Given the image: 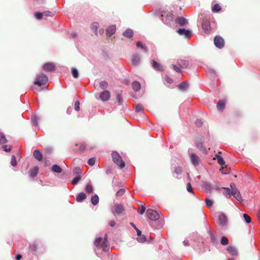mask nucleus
<instances>
[{
  "mask_svg": "<svg viewBox=\"0 0 260 260\" xmlns=\"http://www.w3.org/2000/svg\"><path fill=\"white\" fill-rule=\"evenodd\" d=\"M45 246L41 241H36L29 244L28 249L31 253H42L45 250Z\"/></svg>",
  "mask_w": 260,
  "mask_h": 260,
  "instance_id": "f257e3e1",
  "label": "nucleus"
},
{
  "mask_svg": "<svg viewBox=\"0 0 260 260\" xmlns=\"http://www.w3.org/2000/svg\"><path fill=\"white\" fill-rule=\"evenodd\" d=\"M112 157L113 161L121 169L125 166L124 162L122 160L121 157L117 152H113Z\"/></svg>",
  "mask_w": 260,
  "mask_h": 260,
  "instance_id": "f03ea898",
  "label": "nucleus"
},
{
  "mask_svg": "<svg viewBox=\"0 0 260 260\" xmlns=\"http://www.w3.org/2000/svg\"><path fill=\"white\" fill-rule=\"evenodd\" d=\"M48 81V77L44 74L41 73L37 77L36 80L34 82L35 85L41 86L45 84Z\"/></svg>",
  "mask_w": 260,
  "mask_h": 260,
  "instance_id": "7ed1b4c3",
  "label": "nucleus"
},
{
  "mask_svg": "<svg viewBox=\"0 0 260 260\" xmlns=\"http://www.w3.org/2000/svg\"><path fill=\"white\" fill-rule=\"evenodd\" d=\"M107 240L106 237L104 238L101 237L97 238L95 241V245L97 247H102L104 250H106V248L107 246Z\"/></svg>",
  "mask_w": 260,
  "mask_h": 260,
  "instance_id": "20e7f679",
  "label": "nucleus"
},
{
  "mask_svg": "<svg viewBox=\"0 0 260 260\" xmlns=\"http://www.w3.org/2000/svg\"><path fill=\"white\" fill-rule=\"evenodd\" d=\"M146 213L148 218L151 220H157L160 217L159 213L152 209H148Z\"/></svg>",
  "mask_w": 260,
  "mask_h": 260,
  "instance_id": "39448f33",
  "label": "nucleus"
},
{
  "mask_svg": "<svg viewBox=\"0 0 260 260\" xmlns=\"http://www.w3.org/2000/svg\"><path fill=\"white\" fill-rule=\"evenodd\" d=\"M124 209L123 206L121 204L115 205L112 209V213L114 215H121L124 213Z\"/></svg>",
  "mask_w": 260,
  "mask_h": 260,
  "instance_id": "423d86ee",
  "label": "nucleus"
},
{
  "mask_svg": "<svg viewBox=\"0 0 260 260\" xmlns=\"http://www.w3.org/2000/svg\"><path fill=\"white\" fill-rule=\"evenodd\" d=\"M202 26L206 33H209L210 32V21L207 18H204L203 19Z\"/></svg>",
  "mask_w": 260,
  "mask_h": 260,
  "instance_id": "0eeeda50",
  "label": "nucleus"
},
{
  "mask_svg": "<svg viewBox=\"0 0 260 260\" xmlns=\"http://www.w3.org/2000/svg\"><path fill=\"white\" fill-rule=\"evenodd\" d=\"M214 43L216 47L222 48L224 45V40L220 36H216L214 39Z\"/></svg>",
  "mask_w": 260,
  "mask_h": 260,
  "instance_id": "6e6552de",
  "label": "nucleus"
},
{
  "mask_svg": "<svg viewBox=\"0 0 260 260\" xmlns=\"http://www.w3.org/2000/svg\"><path fill=\"white\" fill-rule=\"evenodd\" d=\"M43 69L46 72H52L55 69V65L52 62H47L43 65Z\"/></svg>",
  "mask_w": 260,
  "mask_h": 260,
  "instance_id": "1a4fd4ad",
  "label": "nucleus"
},
{
  "mask_svg": "<svg viewBox=\"0 0 260 260\" xmlns=\"http://www.w3.org/2000/svg\"><path fill=\"white\" fill-rule=\"evenodd\" d=\"M190 158L192 164L194 166H197L199 165L200 159L198 156L194 153H191L190 154Z\"/></svg>",
  "mask_w": 260,
  "mask_h": 260,
  "instance_id": "9d476101",
  "label": "nucleus"
},
{
  "mask_svg": "<svg viewBox=\"0 0 260 260\" xmlns=\"http://www.w3.org/2000/svg\"><path fill=\"white\" fill-rule=\"evenodd\" d=\"M110 97V93L108 90H105L100 94V99L103 101H107Z\"/></svg>",
  "mask_w": 260,
  "mask_h": 260,
  "instance_id": "9b49d317",
  "label": "nucleus"
},
{
  "mask_svg": "<svg viewBox=\"0 0 260 260\" xmlns=\"http://www.w3.org/2000/svg\"><path fill=\"white\" fill-rule=\"evenodd\" d=\"M175 22L180 26H185L188 24L186 19L182 17H179L177 18L175 20Z\"/></svg>",
  "mask_w": 260,
  "mask_h": 260,
  "instance_id": "f8f14e48",
  "label": "nucleus"
},
{
  "mask_svg": "<svg viewBox=\"0 0 260 260\" xmlns=\"http://www.w3.org/2000/svg\"><path fill=\"white\" fill-rule=\"evenodd\" d=\"M232 195L239 202L243 201L240 191L238 189H234V190H232Z\"/></svg>",
  "mask_w": 260,
  "mask_h": 260,
  "instance_id": "ddd939ff",
  "label": "nucleus"
},
{
  "mask_svg": "<svg viewBox=\"0 0 260 260\" xmlns=\"http://www.w3.org/2000/svg\"><path fill=\"white\" fill-rule=\"evenodd\" d=\"M177 33H178L180 35L185 36L186 37H190L191 36L192 34L188 30H186L184 28H180L177 30Z\"/></svg>",
  "mask_w": 260,
  "mask_h": 260,
  "instance_id": "4468645a",
  "label": "nucleus"
},
{
  "mask_svg": "<svg viewBox=\"0 0 260 260\" xmlns=\"http://www.w3.org/2000/svg\"><path fill=\"white\" fill-rule=\"evenodd\" d=\"M151 64L153 68L157 71H162L164 70L163 66L154 60H151Z\"/></svg>",
  "mask_w": 260,
  "mask_h": 260,
  "instance_id": "2eb2a0df",
  "label": "nucleus"
},
{
  "mask_svg": "<svg viewBox=\"0 0 260 260\" xmlns=\"http://www.w3.org/2000/svg\"><path fill=\"white\" fill-rule=\"evenodd\" d=\"M33 156L38 161H40L42 160L43 155L39 150H35L33 152Z\"/></svg>",
  "mask_w": 260,
  "mask_h": 260,
  "instance_id": "dca6fc26",
  "label": "nucleus"
},
{
  "mask_svg": "<svg viewBox=\"0 0 260 260\" xmlns=\"http://www.w3.org/2000/svg\"><path fill=\"white\" fill-rule=\"evenodd\" d=\"M196 146L200 151L204 153L206 152V149L203 144L202 139L196 142Z\"/></svg>",
  "mask_w": 260,
  "mask_h": 260,
  "instance_id": "f3484780",
  "label": "nucleus"
},
{
  "mask_svg": "<svg viewBox=\"0 0 260 260\" xmlns=\"http://www.w3.org/2000/svg\"><path fill=\"white\" fill-rule=\"evenodd\" d=\"M218 220L219 223L222 225H226L228 222L227 217L223 214H221L219 215Z\"/></svg>",
  "mask_w": 260,
  "mask_h": 260,
  "instance_id": "a211bd4d",
  "label": "nucleus"
},
{
  "mask_svg": "<svg viewBox=\"0 0 260 260\" xmlns=\"http://www.w3.org/2000/svg\"><path fill=\"white\" fill-rule=\"evenodd\" d=\"M177 63L179 65V67L181 68V69L186 68L189 64V62L188 61L182 59L178 60Z\"/></svg>",
  "mask_w": 260,
  "mask_h": 260,
  "instance_id": "6ab92c4d",
  "label": "nucleus"
},
{
  "mask_svg": "<svg viewBox=\"0 0 260 260\" xmlns=\"http://www.w3.org/2000/svg\"><path fill=\"white\" fill-rule=\"evenodd\" d=\"M182 173V169L180 166H176L174 168L173 171V176L175 178H178V175H181Z\"/></svg>",
  "mask_w": 260,
  "mask_h": 260,
  "instance_id": "aec40b11",
  "label": "nucleus"
},
{
  "mask_svg": "<svg viewBox=\"0 0 260 260\" xmlns=\"http://www.w3.org/2000/svg\"><path fill=\"white\" fill-rule=\"evenodd\" d=\"M115 25H111L107 29V35L110 37L115 32Z\"/></svg>",
  "mask_w": 260,
  "mask_h": 260,
  "instance_id": "412c9836",
  "label": "nucleus"
},
{
  "mask_svg": "<svg viewBox=\"0 0 260 260\" xmlns=\"http://www.w3.org/2000/svg\"><path fill=\"white\" fill-rule=\"evenodd\" d=\"M38 171L39 168L37 167H33L29 171V176L32 178H34L37 175Z\"/></svg>",
  "mask_w": 260,
  "mask_h": 260,
  "instance_id": "4be33fe9",
  "label": "nucleus"
},
{
  "mask_svg": "<svg viewBox=\"0 0 260 260\" xmlns=\"http://www.w3.org/2000/svg\"><path fill=\"white\" fill-rule=\"evenodd\" d=\"M140 60V56L138 54H135L133 55L132 59V63L134 66H137L139 64Z\"/></svg>",
  "mask_w": 260,
  "mask_h": 260,
  "instance_id": "5701e85b",
  "label": "nucleus"
},
{
  "mask_svg": "<svg viewBox=\"0 0 260 260\" xmlns=\"http://www.w3.org/2000/svg\"><path fill=\"white\" fill-rule=\"evenodd\" d=\"M86 195L84 192H80L76 197V201L78 202H81L86 198Z\"/></svg>",
  "mask_w": 260,
  "mask_h": 260,
  "instance_id": "b1692460",
  "label": "nucleus"
},
{
  "mask_svg": "<svg viewBox=\"0 0 260 260\" xmlns=\"http://www.w3.org/2000/svg\"><path fill=\"white\" fill-rule=\"evenodd\" d=\"M227 250L228 252L232 255H235L237 254V249L234 246H229L227 248Z\"/></svg>",
  "mask_w": 260,
  "mask_h": 260,
  "instance_id": "393cba45",
  "label": "nucleus"
},
{
  "mask_svg": "<svg viewBox=\"0 0 260 260\" xmlns=\"http://www.w3.org/2000/svg\"><path fill=\"white\" fill-rule=\"evenodd\" d=\"M216 107L218 110H223L225 107V102L223 101L219 100L217 103Z\"/></svg>",
  "mask_w": 260,
  "mask_h": 260,
  "instance_id": "a878e982",
  "label": "nucleus"
},
{
  "mask_svg": "<svg viewBox=\"0 0 260 260\" xmlns=\"http://www.w3.org/2000/svg\"><path fill=\"white\" fill-rule=\"evenodd\" d=\"M133 31L131 29H127L124 32L123 36L128 38H131L133 36Z\"/></svg>",
  "mask_w": 260,
  "mask_h": 260,
  "instance_id": "bb28decb",
  "label": "nucleus"
},
{
  "mask_svg": "<svg viewBox=\"0 0 260 260\" xmlns=\"http://www.w3.org/2000/svg\"><path fill=\"white\" fill-rule=\"evenodd\" d=\"M132 88L135 91H138L141 88V85L139 82L135 81L132 83Z\"/></svg>",
  "mask_w": 260,
  "mask_h": 260,
  "instance_id": "cd10ccee",
  "label": "nucleus"
},
{
  "mask_svg": "<svg viewBox=\"0 0 260 260\" xmlns=\"http://www.w3.org/2000/svg\"><path fill=\"white\" fill-rule=\"evenodd\" d=\"M51 170L53 172H55V173H60L62 171V169L58 165H53V166L52 167Z\"/></svg>",
  "mask_w": 260,
  "mask_h": 260,
  "instance_id": "c85d7f7f",
  "label": "nucleus"
},
{
  "mask_svg": "<svg viewBox=\"0 0 260 260\" xmlns=\"http://www.w3.org/2000/svg\"><path fill=\"white\" fill-rule=\"evenodd\" d=\"M91 202L93 205H97L99 202V198L98 195L94 194L93 196H92L91 198Z\"/></svg>",
  "mask_w": 260,
  "mask_h": 260,
  "instance_id": "c756f323",
  "label": "nucleus"
},
{
  "mask_svg": "<svg viewBox=\"0 0 260 260\" xmlns=\"http://www.w3.org/2000/svg\"><path fill=\"white\" fill-rule=\"evenodd\" d=\"M144 110V107L141 104H138L135 106V111L138 113H143Z\"/></svg>",
  "mask_w": 260,
  "mask_h": 260,
  "instance_id": "7c9ffc66",
  "label": "nucleus"
},
{
  "mask_svg": "<svg viewBox=\"0 0 260 260\" xmlns=\"http://www.w3.org/2000/svg\"><path fill=\"white\" fill-rule=\"evenodd\" d=\"M188 87V84L186 81L183 82L178 85V87L181 90H185Z\"/></svg>",
  "mask_w": 260,
  "mask_h": 260,
  "instance_id": "2f4dec72",
  "label": "nucleus"
},
{
  "mask_svg": "<svg viewBox=\"0 0 260 260\" xmlns=\"http://www.w3.org/2000/svg\"><path fill=\"white\" fill-rule=\"evenodd\" d=\"M85 191L88 193L93 192V188L91 183H88L85 188Z\"/></svg>",
  "mask_w": 260,
  "mask_h": 260,
  "instance_id": "473e14b6",
  "label": "nucleus"
},
{
  "mask_svg": "<svg viewBox=\"0 0 260 260\" xmlns=\"http://www.w3.org/2000/svg\"><path fill=\"white\" fill-rule=\"evenodd\" d=\"M91 29L94 32L96 35L98 34V29L99 28V23L98 22H93L91 24Z\"/></svg>",
  "mask_w": 260,
  "mask_h": 260,
  "instance_id": "72a5a7b5",
  "label": "nucleus"
},
{
  "mask_svg": "<svg viewBox=\"0 0 260 260\" xmlns=\"http://www.w3.org/2000/svg\"><path fill=\"white\" fill-rule=\"evenodd\" d=\"M216 158L217 159L218 163L220 165H225V161L223 160V158L220 156L219 154L215 155Z\"/></svg>",
  "mask_w": 260,
  "mask_h": 260,
  "instance_id": "f704fd0d",
  "label": "nucleus"
},
{
  "mask_svg": "<svg viewBox=\"0 0 260 260\" xmlns=\"http://www.w3.org/2000/svg\"><path fill=\"white\" fill-rule=\"evenodd\" d=\"M223 188L225 190V191L223 193L224 195L228 198H230L231 196H232V191H231L230 189L229 188L225 187H223Z\"/></svg>",
  "mask_w": 260,
  "mask_h": 260,
  "instance_id": "c9c22d12",
  "label": "nucleus"
},
{
  "mask_svg": "<svg viewBox=\"0 0 260 260\" xmlns=\"http://www.w3.org/2000/svg\"><path fill=\"white\" fill-rule=\"evenodd\" d=\"M73 174L77 176L80 175L82 173V170L80 167H76L73 169Z\"/></svg>",
  "mask_w": 260,
  "mask_h": 260,
  "instance_id": "e433bc0d",
  "label": "nucleus"
},
{
  "mask_svg": "<svg viewBox=\"0 0 260 260\" xmlns=\"http://www.w3.org/2000/svg\"><path fill=\"white\" fill-rule=\"evenodd\" d=\"M221 10L220 5L218 4H215L212 8V11L213 12H218Z\"/></svg>",
  "mask_w": 260,
  "mask_h": 260,
  "instance_id": "4c0bfd02",
  "label": "nucleus"
},
{
  "mask_svg": "<svg viewBox=\"0 0 260 260\" xmlns=\"http://www.w3.org/2000/svg\"><path fill=\"white\" fill-rule=\"evenodd\" d=\"M220 242L223 245H227L229 244L228 239L225 236H222Z\"/></svg>",
  "mask_w": 260,
  "mask_h": 260,
  "instance_id": "58836bf2",
  "label": "nucleus"
},
{
  "mask_svg": "<svg viewBox=\"0 0 260 260\" xmlns=\"http://www.w3.org/2000/svg\"><path fill=\"white\" fill-rule=\"evenodd\" d=\"M166 18H167L166 20V23H168L173 20V15L172 13H169L167 14Z\"/></svg>",
  "mask_w": 260,
  "mask_h": 260,
  "instance_id": "ea45409f",
  "label": "nucleus"
},
{
  "mask_svg": "<svg viewBox=\"0 0 260 260\" xmlns=\"http://www.w3.org/2000/svg\"><path fill=\"white\" fill-rule=\"evenodd\" d=\"M81 177L80 175L77 176L72 181V184L76 185L81 180Z\"/></svg>",
  "mask_w": 260,
  "mask_h": 260,
  "instance_id": "a19ab883",
  "label": "nucleus"
},
{
  "mask_svg": "<svg viewBox=\"0 0 260 260\" xmlns=\"http://www.w3.org/2000/svg\"><path fill=\"white\" fill-rule=\"evenodd\" d=\"M72 74L74 78H77L79 77V73L78 70L74 68L72 70Z\"/></svg>",
  "mask_w": 260,
  "mask_h": 260,
  "instance_id": "79ce46f5",
  "label": "nucleus"
},
{
  "mask_svg": "<svg viewBox=\"0 0 260 260\" xmlns=\"http://www.w3.org/2000/svg\"><path fill=\"white\" fill-rule=\"evenodd\" d=\"M43 17H53L54 14L50 11H45L42 12Z\"/></svg>",
  "mask_w": 260,
  "mask_h": 260,
  "instance_id": "37998d69",
  "label": "nucleus"
},
{
  "mask_svg": "<svg viewBox=\"0 0 260 260\" xmlns=\"http://www.w3.org/2000/svg\"><path fill=\"white\" fill-rule=\"evenodd\" d=\"M137 240L139 242L143 243L146 241V239L144 235H141L140 236H138L137 237Z\"/></svg>",
  "mask_w": 260,
  "mask_h": 260,
  "instance_id": "c03bdc74",
  "label": "nucleus"
},
{
  "mask_svg": "<svg viewBox=\"0 0 260 260\" xmlns=\"http://www.w3.org/2000/svg\"><path fill=\"white\" fill-rule=\"evenodd\" d=\"M100 86L102 89H106L108 87V83L106 81H103L100 83Z\"/></svg>",
  "mask_w": 260,
  "mask_h": 260,
  "instance_id": "a18cd8bd",
  "label": "nucleus"
},
{
  "mask_svg": "<svg viewBox=\"0 0 260 260\" xmlns=\"http://www.w3.org/2000/svg\"><path fill=\"white\" fill-rule=\"evenodd\" d=\"M243 216V217H244V218L245 219V222L247 223H250V222H251V218H250V217L248 214H247L246 213H244Z\"/></svg>",
  "mask_w": 260,
  "mask_h": 260,
  "instance_id": "49530a36",
  "label": "nucleus"
},
{
  "mask_svg": "<svg viewBox=\"0 0 260 260\" xmlns=\"http://www.w3.org/2000/svg\"><path fill=\"white\" fill-rule=\"evenodd\" d=\"M125 189L124 188H121L117 191L116 196L117 197H121L125 193Z\"/></svg>",
  "mask_w": 260,
  "mask_h": 260,
  "instance_id": "de8ad7c7",
  "label": "nucleus"
},
{
  "mask_svg": "<svg viewBox=\"0 0 260 260\" xmlns=\"http://www.w3.org/2000/svg\"><path fill=\"white\" fill-rule=\"evenodd\" d=\"M137 46L141 47L145 52L147 51L146 46L143 45L140 42H138L136 44Z\"/></svg>",
  "mask_w": 260,
  "mask_h": 260,
  "instance_id": "09e8293b",
  "label": "nucleus"
},
{
  "mask_svg": "<svg viewBox=\"0 0 260 260\" xmlns=\"http://www.w3.org/2000/svg\"><path fill=\"white\" fill-rule=\"evenodd\" d=\"M6 142L7 140L4 135L3 133H0V143L3 144L6 143Z\"/></svg>",
  "mask_w": 260,
  "mask_h": 260,
  "instance_id": "8fccbe9b",
  "label": "nucleus"
},
{
  "mask_svg": "<svg viewBox=\"0 0 260 260\" xmlns=\"http://www.w3.org/2000/svg\"><path fill=\"white\" fill-rule=\"evenodd\" d=\"M171 67L172 69H173L176 72H177L178 73H181L182 72V70H181V68L180 67H178L176 65L172 64L171 66Z\"/></svg>",
  "mask_w": 260,
  "mask_h": 260,
  "instance_id": "3c124183",
  "label": "nucleus"
},
{
  "mask_svg": "<svg viewBox=\"0 0 260 260\" xmlns=\"http://www.w3.org/2000/svg\"><path fill=\"white\" fill-rule=\"evenodd\" d=\"M205 202H206V205L208 208H210L212 207V204H213L212 201L210 200L208 198H206L205 199Z\"/></svg>",
  "mask_w": 260,
  "mask_h": 260,
  "instance_id": "603ef678",
  "label": "nucleus"
},
{
  "mask_svg": "<svg viewBox=\"0 0 260 260\" xmlns=\"http://www.w3.org/2000/svg\"><path fill=\"white\" fill-rule=\"evenodd\" d=\"M11 164L13 167H15L17 165L16 159L14 155H13L11 157Z\"/></svg>",
  "mask_w": 260,
  "mask_h": 260,
  "instance_id": "864d4df0",
  "label": "nucleus"
},
{
  "mask_svg": "<svg viewBox=\"0 0 260 260\" xmlns=\"http://www.w3.org/2000/svg\"><path fill=\"white\" fill-rule=\"evenodd\" d=\"M95 159L94 157L91 158L88 160V164L89 165L92 166L95 164Z\"/></svg>",
  "mask_w": 260,
  "mask_h": 260,
  "instance_id": "5fc2aeb1",
  "label": "nucleus"
},
{
  "mask_svg": "<svg viewBox=\"0 0 260 260\" xmlns=\"http://www.w3.org/2000/svg\"><path fill=\"white\" fill-rule=\"evenodd\" d=\"M35 16L37 19H41L43 18V13L41 12L36 13Z\"/></svg>",
  "mask_w": 260,
  "mask_h": 260,
  "instance_id": "6e6d98bb",
  "label": "nucleus"
},
{
  "mask_svg": "<svg viewBox=\"0 0 260 260\" xmlns=\"http://www.w3.org/2000/svg\"><path fill=\"white\" fill-rule=\"evenodd\" d=\"M210 238H211V241L213 243H217V239H216V238L215 237V235L211 233V235H210Z\"/></svg>",
  "mask_w": 260,
  "mask_h": 260,
  "instance_id": "4d7b16f0",
  "label": "nucleus"
},
{
  "mask_svg": "<svg viewBox=\"0 0 260 260\" xmlns=\"http://www.w3.org/2000/svg\"><path fill=\"white\" fill-rule=\"evenodd\" d=\"M220 171L222 173L227 174L229 172V169L225 166L224 168L222 167L221 169H220Z\"/></svg>",
  "mask_w": 260,
  "mask_h": 260,
  "instance_id": "13d9d810",
  "label": "nucleus"
},
{
  "mask_svg": "<svg viewBox=\"0 0 260 260\" xmlns=\"http://www.w3.org/2000/svg\"><path fill=\"white\" fill-rule=\"evenodd\" d=\"M204 188L207 191V190H211V186L210 184L205 183L204 184Z\"/></svg>",
  "mask_w": 260,
  "mask_h": 260,
  "instance_id": "bf43d9fd",
  "label": "nucleus"
},
{
  "mask_svg": "<svg viewBox=\"0 0 260 260\" xmlns=\"http://www.w3.org/2000/svg\"><path fill=\"white\" fill-rule=\"evenodd\" d=\"M39 119V118L37 116H34L33 118L32 119V121L33 123V124L35 126H37L38 125V120Z\"/></svg>",
  "mask_w": 260,
  "mask_h": 260,
  "instance_id": "052dcab7",
  "label": "nucleus"
},
{
  "mask_svg": "<svg viewBox=\"0 0 260 260\" xmlns=\"http://www.w3.org/2000/svg\"><path fill=\"white\" fill-rule=\"evenodd\" d=\"M75 109L77 111L80 110V102L79 101H77L75 103Z\"/></svg>",
  "mask_w": 260,
  "mask_h": 260,
  "instance_id": "680f3d73",
  "label": "nucleus"
},
{
  "mask_svg": "<svg viewBox=\"0 0 260 260\" xmlns=\"http://www.w3.org/2000/svg\"><path fill=\"white\" fill-rule=\"evenodd\" d=\"M145 210H146V208H145V207L143 205L141 206L140 208V211H139V213L141 214V215H142L144 214V213L145 212Z\"/></svg>",
  "mask_w": 260,
  "mask_h": 260,
  "instance_id": "e2e57ef3",
  "label": "nucleus"
},
{
  "mask_svg": "<svg viewBox=\"0 0 260 260\" xmlns=\"http://www.w3.org/2000/svg\"><path fill=\"white\" fill-rule=\"evenodd\" d=\"M116 100L119 105L121 104V103L122 102V99L121 96L120 95H117Z\"/></svg>",
  "mask_w": 260,
  "mask_h": 260,
  "instance_id": "0e129e2a",
  "label": "nucleus"
},
{
  "mask_svg": "<svg viewBox=\"0 0 260 260\" xmlns=\"http://www.w3.org/2000/svg\"><path fill=\"white\" fill-rule=\"evenodd\" d=\"M196 124L199 127L201 126L203 124V122H202V120L201 119H197L196 121Z\"/></svg>",
  "mask_w": 260,
  "mask_h": 260,
  "instance_id": "69168bd1",
  "label": "nucleus"
},
{
  "mask_svg": "<svg viewBox=\"0 0 260 260\" xmlns=\"http://www.w3.org/2000/svg\"><path fill=\"white\" fill-rule=\"evenodd\" d=\"M187 190L189 192H192V188L190 183L187 184Z\"/></svg>",
  "mask_w": 260,
  "mask_h": 260,
  "instance_id": "338daca9",
  "label": "nucleus"
},
{
  "mask_svg": "<svg viewBox=\"0 0 260 260\" xmlns=\"http://www.w3.org/2000/svg\"><path fill=\"white\" fill-rule=\"evenodd\" d=\"M230 187H231V188L232 189V190H234V189H237L236 187V185L234 183H231L230 184Z\"/></svg>",
  "mask_w": 260,
  "mask_h": 260,
  "instance_id": "774afa93",
  "label": "nucleus"
}]
</instances>
